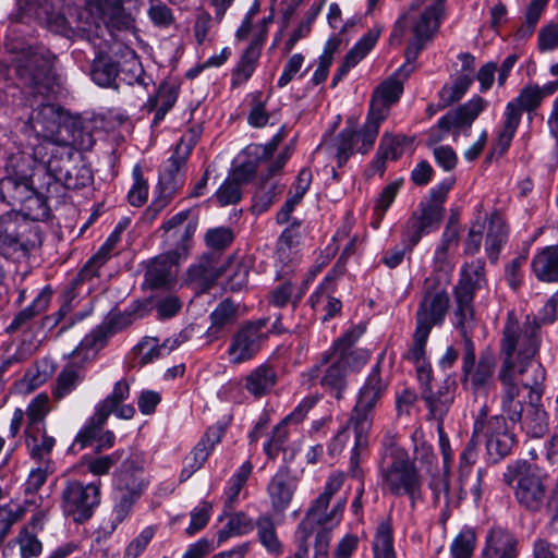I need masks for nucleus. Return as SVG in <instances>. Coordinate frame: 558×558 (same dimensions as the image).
Wrapping results in <instances>:
<instances>
[{
	"mask_svg": "<svg viewBox=\"0 0 558 558\" xmlns=\"http://www.w3.org/2000/svg\"><path fill=\"white\" fill-rule=\"evenodd\" d=\"M54 56L44 46H29L17 59L16 74L31 88L26 97L32 109L22 132L39 141L33 148L35 160L45 161L48 154L69 142L60 135L61 109L48 99L58 93L60 78L53 70Z\"/></svg>",
	"mask_w": 558,
	"mask_h": 558,
	"instance_id": "f257e3e1",
	"label": "nucleus"
},
{
	"mask_svg": "<svg viewBox=\"0 0 558 558\" xmlns=\"http://www.w3.org/2000/svg\"><path fill=\"white\" fill-rule=\"evenodd\" d=\"M522 375L498 373L500 383V410L501 414L488 417V408L483 405L474 421V435L483 434L486 439L488 454L498 461L511 452L515 442L514 434L509 429L507 420L517 424L522 418L526 409L523 390L532 384L520 380Z\"/></svg>",
	"mask_w": 558,
	"mask_h": 558,
	"instance_id": "f03ea898",
	"label": "nucleus"
},
{
	"mask_svg": "<svg viewBox=\"0 0 558 558\" xmlns=\"http://www.w3.org/2000/svg\"><path fill=\"white\" fill-rule=\"evenodd\" d=\"M364 332L365 326L362 324L350 327L319 355L316 363L304 372L302 377L308 385L318 380L327 393L338 400L342 399L348 388V375L359 371L371 357L368 350L354 348Z\"/></svg>",
	"mask_w": 558,
	"mask_h": 558,
	"instance_id": "7ed1b4c3",
	"label": "nucleus"
},
{
	"mask_svg": "<svg viewBox=\"0 0 558 558\" xmlns=\"http://www.w3.org/2000/svg\"><path fill=\"white\" fill-rule=\"evenodd\" d=\"M542 344L541 323L536 316L526 315L520 323L508 313L499 342L501 365L498 373L523 375Z\"/></svg>",
	"mask_w": 558,
	"mask_h": 558,
	"instance_id": "20e7f679",
	"label": "nucleus"
},
{
	"mask_svg": "<svg viewBox=\"0 0 558 558\" xmlns=\"http://www.w3.org/2000/svg\"><path fill=\"white\" fill-rule=\"evenodd\" d=\"M378 477L384 493L407 497L412 509L423 501V476L404 448L395 444L385 447L378 462Z\"/></svg>",
	"mask_w": 558,
	"mask_h": 558,
	"instance_id": "39448f33",
	"label": "nucleus"
},
{
	"mask_svg": "<svg viewBox=\"0 0 558 558\" xmlns=\"http://www.w3.org/2000/svg\"><path fill=\"white\" fill-rule=\"evenodd\" d=\"M193 150V141L178 143L172 155L159 171L157 195L145 210V217L154 220L172 202L185 184V166Z\"/></svg>",
	"mask_w": 558,
	"mask_h": 558,
	"instance_id": "423d86ee",
	"label": "nucleus"
},
{
	"mask_svg": "<svg viewBox=\"0 0 558 558\" xmlns=\"http://www.w3.org/2000/svg\"><path fill=\"white\" fill-rule=\"evenodd\" d=\"M143 458L132 453L123 460L114 474V522L121 523L130 514L133 506L145 492L148 483L143 476Z\"/></svg>",
	"mask_w": 558,
	"mask_h": 558,
	"instance_id": "0eeeda50",
	"label": "nucleus"
},
{
	"mask_svg": "<svg viewBox=\"0 0 558 558\" xmlns=\"http://www.w3.org/2000/svg\"><path fill=\"white\" fill-rule=\"evenodd\" d=\"M383 121L367 113L361 129H342L330 142L322 144L328 158L335 159L337 168H342L355 153L367 154L376 142Z\"/></svg>",
	"mask_w": 558,
	"mask_h": 558,
	"instance_id": "6e6552de",
	"label": "nucleus"
},
{
	"mask_svg": "<svg viewBox=\"0 0 558 558\" xmlns=\"http://www.w3.org/2000/svg\"><path fill=\"white\" fill-rule=\"evenodd\" d=\"M545 476L526 461H515L509 464L504 473L508 486H514V497L520 506L536 512L544 506L546 497Z\"/></svg>",
	"mask_w": 558,
	"mask_h": 558,
	"instance_id": "1a4fd4ad",
	"label": "nucleus"
},
{
	"mask_svg": "<svg viewBox=\"0 0 558 558\" xmlns=\"http://www.w3.org/2000/svg\"><path fill=\"white\" fill-rule=\"evenodd\" d=\"M77 154L70 143L57 146L44 163L48 172L65 189L78 190L88 186L93 180L92 169L77 160Z\"/></svg>",
	"mask_w": 558,
	"mask_h": 558,
	"instance_id": "9d476101",
	"label": "nucleus"
},
{
	"mask_svg": "<svg viewBox=\"0 0 558 558\" xmlns=\"http://www.w3.org/2000/svg\"><path fill=\"white\" fill-rule=\"evenodd\" d=\"M343 481L342 473H333L328 477L323 493L313 500L305 517L298 525L295 531L296 538H308L314 532L315 525L323 526L331 523L333 520H339L343 511L344 500L337 502L330 512H327V509L333 495L342 487Z\"/></svg>",
	"mask_w": 558,
	"mask_h": 558,
	"instance_id": "9b49d317",
	"label": "nucleus"
},
{
	"mask_svg": "<svg viewBox=\"0 0 558 558\" xmlns=\"http://www.w3.org/2000/svg\"><path fill=\"white\" fill-rule=\"evenodd\" d=\"M61 509L65 517L74 522L83 523L89 520L101 500V483H83L68 480L61 490Z\"/></svg>",
	"mask_w": 558,
	"mask_h": 558,
	"instance_id": "f8f14e48",
	"label": "nucleus"
},
{
	"mask_svg": "<svg viewBox=\"0 0 558 558\" xmlns=\"http://www.w3.org/2000/svg\"><path fill=\"white\" fill-rule=\"evenodd\" d=\"M444 17L445 7L430 3L412 23V37L404 51L407 62L397 71L396 75L408 76L413 71L414 66L412 63L417 59L425 46L433 40Z\"/></svg>",
	"mask_w": 558,
	"mask_h": 558,
	"instance_id": "ddd939ff",
	"label": "nucleus"
},
{
	"mask_svg": "<svg viewBox=\"0 0 558 558\" xmlns=\"http://www.w3.org/2000/svg\"><path fill=\"white\" fill-rule=\"evenodd\" d=\"M496 357L492 351H482L476 360L473 340L463 343L461 384L465 390L477 393L487 389L494 379Z\"/></svg>",
	"mask_w": 558,
	"mask_h": 558,
	"instance_id": "4468645a",
	"label": "nucleus"
},
{
	"mask_svg": "<svg viewBox=\"0 0 558 558\" xmlns=\"http://www.w3.org/2000/svg\"><path fill=\"white\" fill-rule=\"evenodd\" d=\"M269 318H258L243 323L231 336L227 349L228 360L233 365L252 361L268 340L265 329Z\"/></svg>",
	"mask_w": 558,
	"mask_h": 558,
	"instance_id": "2eb2a0df",
	"label": "nucleus"
},
{
	"mask_svg": "<svg viewBox=\"0 0 558 558\" xmlns=\"http://www.w3.org/2000/svg\"><path fill=\"white\" fill-rule=\"evenodd\" d=\"M450 306V296L445 287L426 280L415 313V327L432 332L434 327L445 323Z\"/></svg>",
	"mask_w": 558,
	"mask_h": 558,
	"instance_id": "dca6fc26",
	"label": "nucleus"
},
{
	"mask_svg": "<svg viewBox=\"0 0 558 558\" xmlns=\"http://www.w3.org/2000/svg\"><path fill=\"white\" fill-rule=\"evenodd\" d=\"M487 105L488 102L484 98L475 95L468 102L448 111L428 130V142L437 144L456 130H463L465 134H469L468 131L473 122L486 109Z\"/></svg>",
	"mask_w": 558,
	"mask_h": 558,
	"instance_id": "f3484780",
	"label": "nucleus"
},
{
	"mask_svg": "<svg viewBox=\"0 0 558 558\" xmlns=\"http://www.w3.org/2000/svg\"><path fill=\"white\" fill-rule=\"evenodd\" d=\"M545 379V369L539 365L536 368V378L532 386H529V402L522 414V418L517 421L521 429L530 437L541 438L548 430V415L544 410L542 397L544 388L542 386Z\"/></svg>",
	"mask_w": 558,
	"mask_h": 558,
	"instance_id": "a211bd4d",
	"label": "nucleus"
},
{
	"mask_svg": "<svg viewBox=\"0 0 558 558\" xmlns=\"http://www.w3.org/2000/svg\"><path fill=\"white\" fill-rule=\"evenodd\" d=\"M27 158L24 154L12 155L7 163V177L0 180V198L8 205L22 203L32 193L31 180L26 169Z\"/></svg>",
	"mask_w": 558,
	"mask_h": 558,
	"instance_id": "6ab92c4d",
	"label": "nucleus"
},
{
	"mask_svg": "<svg viewBox=\"0 0 558 558\" xmlns=\"http://www.w3.org/2000/svg\"><path fill=\"white\" fill-rule=\"evenodd\" d=\"M186 257V248L184 246L181 248H172L155 257L149 262L145 271V283L151 289L170 286L175 278L173 267Z\"/></svg>",
	"mask_w": 558,
	"mask_h": 558,
	"instance_id": "aec40b11",
	"label": "nucleus"
},
{
	"mask_svg": "<svg viewBox=\"0 0 558 558\" xmlns=\"http://www.w3.org/2000/svg\"><path fill=\"white\" fill-rule=\"evenodd\" d=\"M147 313L148 302L137 300L122 314L112 317L109 322H105L93 329L86 337V341L92 347L102 345L109 337L132 324L134 319L144 317Z\"/></svg>",
	"mask_w": 558,
	"mask_h": 558,
	"instance_id": "412c9836",
	"label": "nucleus"
},
{
	"mask_svg": "<svg viewBox=\"0 0 558 558\" xmlns=\"http://www.w3.org/2000/svg\"><path fill=\"white\" fill-rule=\"evenodd\" d=\"M422 389V399L428 409L429 417L438 421V425H442L445 416L448 414L454 398L458 385L454 379L448 377L437 390L432 389L430 384H420Z\"/></svg>",
	"mask_w": 558,
	"mask_h": 558,
	"instance_id": "4be33fe9",
	"label": "nucleus"
},
{
	"mask_svg": "<svg viewBox=\"0 0 558 558\" xmlns=\"http://www.w3.org/2000/svg\"><path fill=\"white\" fill-rule=\"evenodd\" d=\"M440 222L437 210L429 207L423 209L417 207L402 227V245L411 252L418 244L422 236L438 229Z\"/></svg>",
	"mask_w": 558,
	"mask_h": 558,
	"instance_id": "5701e85b",
	"label": "nucleus"
},
{
	"mask_svg": "<svg viewBox=\"0 0 558 558\" xmlns=\"http://www.w3.org/2000/svg\"><path fill=\"white\" fill-rule=\"evenodd\" d=\"M296 488V477L288 466H281L267 485V494L275 514H282L290 507Z\"/></svg>",
	"mask_w": 558,
	"mask_h": 558,
	"instance_id": "b1692460",
	"label": "nucleus"
},
{
	"mask_svg": "<svg viewBox=\"0 0 558 558\" xmlns=\"http://www.w3.org/2000/svg\"><path fill=\"white\" fill-rule=\"evenodd\" d=\"M197 226L198 217L193 215L192 209H185L166 220L161 229L167 235V240L174 243V248L184 246L186 255H189Z\"/></svg>",
	"mask_w": 558,
	"mask_h": 558,
	"instance_id": "393cba45",
	"label": "nucleus"
},
{
	"mask_svg": "<svg viewBox=\"0 0 558 558\" xmlns=\"http://www.w3.org/2000/svg\"><path fill=\"white\" fill-rule=\"evenodd\" d=\"M89 13L102 20L110 29H129L132 19L123 8L121 0H85Z\"/></svg>",
	"mask_w": 558,
	"mask_h": 558,
	"instance_id": "a878e982",
	"label": "nucleus"
},
{
	"mask_svg": "<svg viewBox=\"0 0 558 558\" xmlns=\"http://www.w3.org/2000/svg\"><path fill=\"white\" fill-rule=\"evenodd\" d=\"M430 332L415 327L412 336V342L402 355V359L412 363L416 369L420 384H430L433 380V369L427 356L426 345Z\"/></svg>",
	"mask_w": 558,
	"mask_h": 558,
	"instance_id": "bb28decb",
	"label": "nucleus"
},
{
	"mask_svg": "<svg viewBox=\"0 0 558 558\" xmlns=\"http://www.w3.org/2000/svg\"><path fill=\"white\" fill-rule=\"evenodd\" d=\"M402 93V82L395 76L389 77L374 89L367 113L384 122L389 114L390 107L399 100Z\"/></svg>",
	"mask_w": 558,
	"mask_h": 558,
	"instance_id": "cd10ccee",
	"label": "nucleus"
},
{
	"mask_svg": "<svg viewBox=\"0 0 558 558\" xmlns=\"http://www.w3.org/2000/svg\"><path fill=\"white\" fill-rule=\"evenodd\" d=\"M472 292L453 289L452 325L460 332L463 343L472 339L475 327V308Z\"/></svg>",
	"mask_w": 558,
	"mask_h": 558,
	"instance_id": "c85d7f7f",
	"label": "nucleus"
},
{
	"mask_svg": "<svg viewBox=\"0 0 558 558\" xmlns=\"http://www.w3.org/2000/svg\"><path fill=\"white\" fill-rule=\"evenodd\" d=\"M243 388L255 399L269 396L279 383L277 368L264 362L251 369L244 377Z\"/></svg>",
	"mask_w": 558,
	"mask_h": 558,
	"instance_id": "c756f323",
	"label": "nucleus"
},
{
	"mask_svg": "<svg viewBox=\"0 0 558 558\" xmlns=\"http://www.w3.org/2000/svg\"><path fill=\"white\" fill-rule=\"evenodd\" d=\"M86 377V367L82 361H70L57 374L51 388L53 401L60 402L74 392Z\"/></svg>",
	"mask_w": 558,
	"mask_h": 558,
	"instance_id": "7c9ffc66",
	"label": "nucleus"
},
{
	"mask_svg": "<svg viewBox=\"0 0 558 558\" xmlns=\"http://www.w3.org/2000/svg\"><path fill=\"white\" fill-rule=\"evenodd\" d=\"M263 40V37L254 38L241 54L231 72V88L243 86L252 77L260 57Z\"/></svg>",
	"mask_w": 558,
	"mask_h": 558,
	"instance_id": "2f4dec72",
	"label": "nucleus"
},
{
	"mask_svg": "<svg viewBox=\"0 0 558 558\" xmlns=\"http://www.w3.org/2000/svg\"><path fill=\"white\" fill-rule=\"evenodd\" d=\"M179 96V87L163 82L154 96H150L144 105V109L154 112L151 128H157L166 114L174 107Z\"/></svg>",
	"mask_w": 558,
	"mask_h": 558,
	"instance_id": "473e14b6",
	"label": "nucleus"
},
{
	"mask_svg": "<svg viewBox=\"0 0 558 558\" xmlns=\"http://www.w3.org/2000/svg\"><path fill=\"white\" fill-rule=\"evenodd\" d=\"M544 93L537 84L525 85L519 95L506 105L504 116L512 117L515 122L521 123L524 111L533 112L542 104Z\"/></svg>",
	"mask_w": 558,
	"mask_h": 558,
	"instance_id": "72a5a7b5",
	"label": "nucleus"
},
{
	"mask_svg": "<svg viewBox=\"0 0 558 558\" xmlns=\"http://www.w3.org/2000/svg\"><path fill=\"white\" fill-rule=\"evenodd\" d=\"M108 400H101L95 405L93 415L86 421L85 425L77 433L72 447L78 449L90 446L98 439L105 424L108 421V412L110 411Z\"/></svg>",
	"mask_w": 558,
	"mask_h": 558,
	"instance_id": "f704fd0d",
	"label": "nucleus"
},
{
	"mask_svg": "<svg viewBox=\"0 0 558 558\" xmlns=\"http://www.w3.org/2000/svg\"><path fill=\"white\" fill-rule=\"evenodd\" d=\"M509 228L498 213L489 217L485 234V253L492 264H497L500 252L508 241Z\"/></svg>",
	"mask_w": 558,
	"mask_h": 558,
	"instance_id": "c9c22d12",
	"label": "nucleus"
},
{
	"mask_svg": "<svg viewBox=\"0 0 558 558\" xmlns=\"http://www.w3.org/2000/svg\"><path fill=\"white\" fill-rule=\"evenodd\" d=\"M381 360L383 356L372 367L364 385L360 388L356 402L362 407L375 409L387 390L388 383L381 377Z\"/></svg>",
	"mask_w": 558,
	"mask_h": 558,
	"instance_id": "e433bc0d",
	"label": "nucleus"
},
{
	"mask_svg": "<svg viewBox=\"0 0 558 558\" xmlns=\"http://www.w3.org/2000/svg\"><path fill=\"white\" fill-rule=\"evenodd\" d=\"M517 539L504 529H492L486 536L484 558H518Z\"/></svg>",
	"mask_w": 558,
	"mask_h": 558,
	"instance_id": "4c0bfd02",
	"label": "nucleus"
},
{
	"mask_svg": "<svg viewBox=\"0 0 558 558\" xmlns=\"http://www.w3.org/2000/svg\"><path fill=\"white\" fill-rule=\"evenodd\" d=\"M51 295V290L48 287L44 288L28 306L13 317L5 331L8 333H15L29 328L32 320L48 310Z\"/></svg>",
	"mask_w": 558,
	"mask_h": 558,
	"instance_id": "58836bf2",
	"label": "nucleus"
},
{
	"mask_svg": "<svg viewBox=\"0 0 558 558\" xmlns=\"http://www.w3.org/2000/svg\"><path fill=\"white\" fill-rule=\"evenodd\" d=\"M531 268L539 281L558 282V245L546 246L537 252L531 260Z\"/></svg>",
	"mask_w": 558,
	"mask_h": 558,
	"instance_id": "ea45409f",
	"label": "nucleus"
},
{
	"mask_svg": "<svg viewBox=\"0 0 558 558\" xmlns=\"http://www.w3.org/2000/svg\"><path fill=\"white\" fill-rule=\"evenodd\" d=\"M210 326L206 337L210 341L218 340L225 330L232 326L238 319V306L231 299L222 300L209 315Z\"/></svg>",
	"mask_w": 558,
	"mask_h": 558,
	"instance_id": "a19ab883",
	"label": "nucleus"
},
{
	"mask_svg": "<svg viewBox=\"0 0 558 558\" xmlns=\"http://www.w3.org/2000/svg\"><path fill=\"white\" fill-rule=\"evenodd\" d=\"M336 269H332L326 275L322 283L318 286L316 291L310 296L311 305L314 310H317L322 302L326 301L323 310L326 312L324 317L325 320L337 315L342 307V303L339 299L331 296L335 291Z\"/></svg>",
	"mask_w": 558,
	"mask_h": 558,
	"instance_id": "79ce46f5",
	"label": "nucleus"
},
{
	"mask_svg": "<svg viewBox=\"0 0 558 558\" xmlns=\"http://www.w3.org/2000/svg\"><path fill=\"white\" fill-rule=\"evenodd\" d=\"M255 529L257 541L266 553L275 558L280 557L284 551V546L278 536L272 517L269 513L258 515Z\"/></svg>",
	"mask_w": 558,
	"mask_h": 558,
	"instance_id": "37998d69",
	"label": "nucleus"
},
{
	"mask_svg": "<svg viewBox=\"0 0 558 558\" xmlns=\"http://www.w3.org/2000/svg\"><path fill=\"white\" fill-rule=\"evenodd\" d=\"M317 401L318 397L316 396L305 397L289 415H287L278 425L274 427L270 440L283 449V446L289 437L287 425L289 423H301L306 417L307 413L315 407Z\"/></svg>",
	"mask_w": 558,
	"mask_h": 558,
	"instance_id": "c03bdc74",
	"label": "nucleus"
},
{
	"mask_svg": "<svg viewBox=\"0 0 558 558\" xmlns=\"http://www.w3.org/2000/svg\"><path fill=\"white\" fill-rule=\"evenodd\" d=\"M486 282L485 260L476 258L461 267L460 278L453 289L472 292L475 295Z\"/></svg>",
	"mask_w": 558,
	"mask_h": 558,
	"instance_id": "a18cd8bd",
	"label": "nucleus"
},
{
	"mask_svg": "<svg viewBox=\"0 0 558 558\" xmlns=\"http://www.w3.org/2000/svg\"><path fill=\"white\" fill-rule=\"evenodd\" d=\"M25 445L32 458L41 460L49 456L56 445V439L47 432L46 426L24 429Z\"/></svg>",
	"mask_w": 558,
	"mask_h": 558,
	"instance_id": "49530a36",
	"label": "nucleus"
},
{
	"mask_svg": "<svg viewBox=\"0 0 558 558\" xmlns=\"http://www.w3.org/2000/svg\"><path fill=\"white\" fill-rule=\"evenodd\" d=\"M119 63L111 56L99 51L92 64V80L99 86L110 87L119 74Z\"/></svg>",
	"mask_w": 558,
	"mask_h": 558,
	"instance_id": "de8ad7c7",
	"label": "nucleus"
},
{
	"mask_svg": "<svg viewBox=\"0 0 558 558\" xmlns=\"http://www.w3.org/2000/svg\"><path fill=\"white\" fill-rule=\"evenodd\" d=\"M130 397V385L126 379L118 380L111 393H109L104 400H108L110 411L108 417L114 413L117 417L122 420H131L135 415V408L132 404H124L123 402Z\"/></svg>",
	"mask_w": 558,
	"mask_h": 558,
	"instance_id": "09e8293b",
	"label": "nucleus"
},
{
	"mask_svg": "<svg viewBox=\"0 0 558 558\" xmlns=\"http://www.w3.org/2000/svg\"><path fill=\"white\" fill-rule=\"evenodd\" d=\"M270 94L255 90L246 95L247 123L252 128L260 129L268 124L271 113L267 110Z\"/></svg>",
	"mask_w": 558,
	"mask_h": 558,
	"instance_id": "8fccbe9b",
	"label": "nucleus"
},
{
	"mask_svg": "<svg viewBox=\"0 0 558 558\" xmlns=\"http://www.w3.org/2000/svg\"><path fill=\"white\" fill-rule=\"evenodd\" d=\"M217 277V267L209 255L202 256L197 263L191 265L187 269L189 282L196 284L202 290H207Z\"/></svg>",
	"mask_w": 558,
	"mask_h": 558,
	"instance_id": "3c124183",
	"label": "nucleus"
},
{
	"mask_svg": "<svg viewBox=\"0 0 558 558\" xmlns=\"http://www.w3.org/2000/svg\"><path fill=\"white\" fill-rule=\"evenodd\" d=\"M374 411L375 409L362 407L359 402L352 409L348 427H353L357 446H367V434L373 424Z\"/></svg>",
	"mask_w": 558,
	"mask_h": 558,
	"instance_id": "603ef678",
	"label": "nucleus"
},
{
	"mask_svg": "<svg viewBox=\"0 0 558 558\" xmlns=\"http://www.w3.org/2000/svg\"><path fill=\"white\" fill-rule=\"evenodd\" d=\"M256 527V520H253L243 511L231 513L226 524L218 532V542H225L233 536H242L251 533Z\"/></svg>",
	"mask_w": 558,
	"mask_h": 558,
	"instance_id": "864d4df0",
	"label": "nucleus"
},
{
	"mask_svg": "<svg viewBox=\"0 0 558 558\" xmlns=\"http://www.w3.org/2000/svg\"><path fill=\"white\" fill-rule=\"evenodd\" d=\"M519 125L512 117L504 116L502 124L496 133L487 159L500 158L508 151Z\"/></svg>",
	"mask_w": 558,
	"mask_h": 558,
	"instance_id": "5fc2aeb1",
	"label": "nucleus"
},
{
	"mask_svg": "<svg viewBox=\"0 0 558 558\" xmlns=\"http://www.w3.org/2000/svg\"><path fill=\"white\" fill-rule=\"evenodd\" d=\"M401 186L402 180H396L386 185L378 194L371 219V227L373 229L377 230L380 227L387 210L395 202Z\"/></svg>",
	"mask_w": 558,
	"mask_h": 558,
	"instance_id": "6e6d98bb",
	"label": "nucleus"
},
{
	"mask_svg": "<svg viewBox=\"0 0 558 558\" xmlns=\"http://www.w3.org/2000/svg\"><path fill=\"white\" fill-rule=\"evenodd\" d=\"M50 398L47 393H38L24 411L25 428L46 426V417L50 413Z\"/></svg>",
	"mask_w": 558,
	"mask_h": 558,
	"instance_id": "4d7b16f0",
	"label": "nucleus"
},
{
	"mask_svg": "<svg viewBox=\"0 0 558 558\" xmlns=\"http://www.w3.org/2000/svg\"><path fill=\"white\" fill-rule=\"evenodd\" d=\"M474 81V75L470 73H460L451 84H446L439 90V98L442 107L450 106L459 101L471 87Z\"/></svg>",
	"mask_w": 558,
	"mask_h": 558,
	"instance_id": "13d9d810",
	"label": "nucleus"
},
{
	"mask_svg": "<svg viewBox=\"0 0 558 558\" xmlns=\"http://www.w3.org/2000/svg\"><path fill=\"white\" fill-rule=\"evenodd\" d=\"M278 191V185L268 178H260L258 187L253 196L252 210L255 214H263L269 209L275 203Z\"/></svg>",
	"mask_w": 558,
	"mask_h": 558,
	"instance_id": "bf43d9fd",
	"label": "nucleus"
},
{
	"mask_svg": "<svg viewBox=\"0 0 558 558\" xmlns=\"http://www.w3.org/2000/svg\"><path fill=\"white\" fill-rule=\"evenodd\" d=\"M376 558H396L392 524L389 519L380 522L374 537Z\"/></svg>",
	"mask_w": 558,
	"mask_h": 558,
	"instance_id": "052dcab7",
	"label": "nucleus"
},
{
	"mask_svg": "<svg viewBox=\"0 0 558 558\" xmlns=\"http://www.w3.org/2000/svg\"><path fill=\"white\" fill-rule=\"evenodd\" d=\"M379 36H380L379 28L369 29L347 52V54L344 56V59L349 63H351L353 66H356L369 53V51L375 47Z\"/></svg>",
	"mask_w": 558,
	"mask_h": 558,
	"instance_id": "680f3d73",
	"label": "nucleus"
},
{
	"mask_svg": "<svg viewBox=\"0 0 558 558\" xmlns=\"http://www.w3.org/2000/svg\"><path fill=\"white\" fill-rule=\"evenodd\" d=\"M476 534L473 529L464 527L450 545V558H473Z\"/></svg>",
	"mask_w": 558,
	"mask_h": 558,
	"instance_id": "e2e57ef3",
	"label": "nucleus"
},
{
	"mask_svg": "<svg viewBox=\"0 0 558 558\" xmlns=\"http://www.w3.org/2000/svg\"><path fill=\"white\" fill-rule=\"evenodd\" d=\"M124 451L119 449L110 454L99 457H84L86 469L95 476L106 475L122 460Z\"/></svg>",
	"mask_w": 558,
	"mask_h": 558,
	"instance_id": "0e129e2a",
	"label": "nucleus"
},
{
	"mask_svg": "<svg viewBox=\"0 0 558 558\" xmlns=\"http://www.w3.org/2000/svg\"><path fill=\"white\" fill-rule=\"evenodd\" d=\"M13 542L20 546L21 558L38 557L43 551L41 542L28 530V526L22 527Z\"/></svg>",
	"mask_w": 558,
	"mask_h": 558,
	"instance_id": "69168bd1",
	"label": "nucleus"
},
{
	"mask_svg": "<svg viewBox=\"0 0 558 558\" xmlns=\"http://www.w3.org/2000/svg\"><path fill=\"white\" fill-rule=\"evenodd\" d=\"M209 457L208 450L203 449V444H196L191 453L184 459V466L180 473V482L187 481L198 471Z\"/></svg>",
	"mask_w": 558,
	"mask_h": 558,
	"instance_id": "338daca9",
	"label": "nucleus"
},
{
	"mask_svg": "<svg viewBox=\"0 0 558 558\" xmlns=\"http://www.w3.org/2000/svg\"><path fill=\"white\" fill-rule=\"evenodd\" d=\"M208 247L215 251H223L234 240V232L230 227H217L208 229L204 236Z\"/></svg>",
	"mask_w": 558,
	"mask_h": 558,
	"instance_id": "774afa93",
	"label": "nucleus"
}]
</instances>
